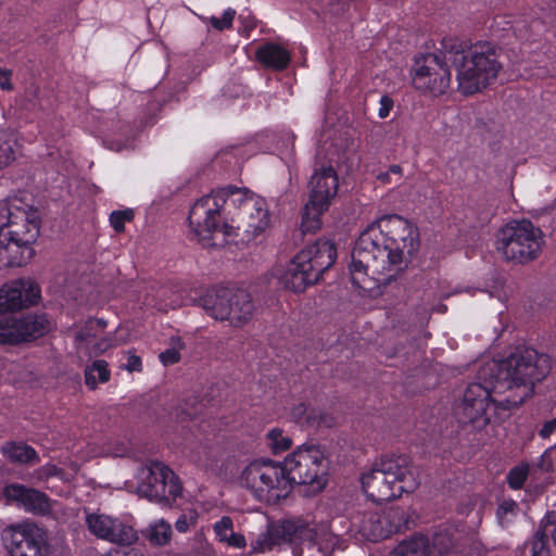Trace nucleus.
<instances>
[{
  "instance_id": "f257e3e1",
  "label": "nucleus",
  "mask_w": 556,
  "mask_h": 556,
  "mask_svg": "<svg viewBox=\"0 0 556 556\" xmlns=\"http://www.w3.org/2000/svg\"><path fill=\"white\" fill-rule=\"evenodd\" d=\"M547 357L532 349H517L507 358L488 361L479 371V382L467 387L454 413L459 422L484 427L494 415L520 405L532 392L534 381L546 372Z\"/></svg>"
},
{
  "instance_id": "f03ea898",
  "label": "nucleus",
  "mask_w": 556,
  "mask_h": 556,
  "mask_svg": "<svg viewBox=\"0 0 556 556\" xmlns=\"http://www.w3.org/2000/svg\"><path fill=\"white\" fill-rule=\"evenodd\" d=\"M418 247L417 228L399 215L370 224L352 250V283L369 296L382 294L404 273Z\"/></svg>"
},
{
  "instance_id": "7ed1b4c3",
  "label": "nucleus",
  "mask_w": 556,
  "mask_h": 556,
  "mask_svg": "<svg viewBox=\"0 0 556 556\" xmlns=\"http://www.w3.org/2000/svg\"><path fill=\"white\" fill-rule=\"evenodd\" d=\"M38 236L37 210L17 197L0 202V268L27 264Z\"/></svg>"
},
{
  "instance_id": "20e7f679",
  "label": "nucleus",
  "mask_w": 556,
  "mask_h": 556,
  "mask_svg": "<svg viewBox=\"0 0 556 556\" xmlns=\"http://www.w3.org/2000/svg\"><path fill=\"white\" fill-rule=\"evenodd\" d=\"M289 544L294 556L302 555V547L317 544L321 556L339 546V538L333 533L319 534L314 526L303 519H286L269 523L266 530L250 543L251 554H265L281 544Z\"/></svg>"
},
{
  "instance_id": "39448f33",
  "label": "nucleus",
  "mask_w": 556,
  "mask_h": 556,
  "mask_svg": "<svg viewBox=\"0 0 556 556\" xmlns=\"http://www.w3.org/2000/svg\"><path fill=\"white\" fill-rule=\"evenodd\" d=\"M228 198L230 188L204 195L192 205L189 225L203 248H223L238 237L239 226L228 224L223 218V208Z\"/></svg>"
},
{
  "instance_id": "423d86ee",
  "label": "nucleus",
  "mask_w": 556,
  "mask_h": 556,
  "mask_svg": "<svg viewBox=\"0 0 556 556\" xmlns=\"http://www.w3.org/2000/svg\"><path fill=\"white\" fill-rule=\"evenodd\" d=\"M454 49L452 62L456 68L458 90L463 94H473L486 88L502 68L497 50L489 42H478L467 50L454 42L450 53Z\"/></svg>"
},
{
  "instance_id": "0eeeda50",
  "label": "nucleus",
  "mask_w": 556,
  "mask_h": 556,
  "mask_svg": "<svg viewBox=\"0 0 556 556\" xmlns=\"http://www.w3.org/2000/svg\"><path fill=\"white\" fill-rule=\"evenodd\" d=\"M337 258L334 244L318 240L302 249L283 268L276 271L279 283L287 290L300 293L318 281Z\"/></svg>"
},
{
  "instance_id": "6e6552de",
  "label": "nucleus",
  "mask_w": 556,
  "mask_h": 556,
  "mask_svg": "<svg viewBox=\"0 0 556 556\" xmlns=\"http://www.w3.org/2000/svg\"><path fill=\"white\" fill-rule=\"evenodd\" d=\"M364 492L374 502H387L414 491L418 480L408 459L403 456L388 457L376 463L362 477Z\"/></svg>"
},
{
  "instance_id": "1a4fd4ad",
  "label": "nucleus",
  "mask_w": 556,
  "mask_h": 556,
  "mask_svg": "<svg viewBox=\"0 0 556 556\" xmlns=\"http://www.w3.org/2000/svg\"><path fill=\"white\" fill-rule=\"evenodd\" d=\"M544 233L528 219L511 220L496 233L495 249L513 264H527L539 257L544 247Z\"/></svg>"
},
{
  "instance_id": "9d476101",
  "label": "nucleus",
  "mask_w": 556,
  "mask_h": 556,
  "mask_svg": "<svg viewBox=\"0 0 556 556\" xmlns=\"http://www.w3.org/2000/svg\"><path fill=\"white\" fill-rule=\"evenodd\" d=\"M239 482L255 500L268 504L278 503L291 493V483L282 464L271 459L250 462L242 469Z\"/></svg>"
},
{
  "instance_id": "9b49d317",
  "label": "nucleus",
  "mask_w": 556,
  "mask_h": 556,
  "mask_svg": "<svg viewBox=\"0 0 556 556\" xmlns=\"http://www.w3.org/2000/svg\"><path fill=\"white\" fill-rule=\"evenodd\" d=\"M291 483L307 484L313 492H320L327 483L324 453L316 446H301L281 463Z\"/></svg>"
},
{
  "instance_id": "f8f14e48",
  "label": "nucleus",
  "mask_w": 556,
  "mask_h": 556,
  "mask_svg": "<svg viewBox=\"0 0 556 556\" xmlns=\"http://www.w3.org/2000/svg\"><path fill=\"white\" fill-rule=\"evenodd\" d=\"M138 492L157 503L175 501L182 494L179 477L161 462L151 463L139 472Z\"/></svg>"
},
{
  "instance_id": "ddd939ff",
  "label": "nucleus",
  "mask_w": 556,
  "mask_h": 556,
  "mask_svg": "<svg viewBox=\"0 0 556 556\" xmlns=\"http://www.w3.org/2000/svg\"><path fill=\"white\" fill-rule=\"evenodd\" d=\"M230 201L237 206L248 236L256 238L270 227L269 208L262 197L247 189L230 188Z\"/></svg>"
},
{
  "instance_id": "4468645a",
  "label": "nucleus",
  "mask_w": 556,
  "mask_h": 556,
  "mask_svg": "<svg viewBox=\"0 0 556 556\" xmlns=\"http://www.w3.org/2000/svg\"><path fill=\"white\" fill-rule=\"evenodd\" d=\"M2 540L11 556H49L50 546L46 533L34 523L8 527Z\"/></svg>"
},
{
  "instance_id": "2eb2a0df",
  "label": "nucleus",
  "mask_w": 556,
  "mask_h": 556,
  "mask_svg": "<svg viewBox=\"0 0 556 556\" xmlns=\"http://www.w3.org/2000/svg\"><path fill=\"white\" fill-rule=\"evenodd\" d=\"M85 526L97 539L119 546L131 545L138 540L137 531L130 523L103 513L86 511Z\"/></svg>"
},
{
  "instance_id": "dca6fc26",
  "label": "nucleus",
  "mask_w": 556,
  "mask_h": 556,
  "mask_svg": "<svg viewBox=\"0 0 556 556\" xmlns=\"http://www.w3.org/2000/svg\"><path fill=\"white\" fill-rule=\"evenodd\" d=\"M416 89L434 96L444 93L451 85V74L438 55L417 59L412 73Z\"/></svg>"
},
{
  "instance_id": "f3484780",
  "label": "nucleus",
  "mask_w": 556,
  "mask_h": 556,
  "mask_svg": "<svg viewBox=\"0 0 556 556\" xmlns=\"http://www.w3.org/2000/svg\"><path fill=\"white\" fill-rule=\"evenodd\" d=\"M105 326V321L101 319L86 321L75 334L78 353L85 356L99 355L123 342L115 334L104 336Z\"/></svg>"
},
{
  "instance_id": "a211bd4d",
  "label": "nucleus",
  "mask_w": 556,
  "mask_h": 556,
  "mask_svg": "<svg viewBox=\"0 0 556 556\" xmlns=\"http://www.w3.org/2000/svg\"><path fill=\"white\" fill-rule=\"evenodd\" d=\"M40 298L38 285L22 278L9 281L0 287V313L18 311L37 303Z\"/></svg>"
},
{
  "instance_id": "6ab92c4d",
  "label": "nucleus",
  "mask_w": 556,
  "mask_h": 556,
  "mask_svg": "<svg viewBox=\"0 0 556 556\" xmlns=\"http://www.w3.org/2000/svg\"><path fill=\"white\" fill-rule=\"evenodd\" d=\"M395 514L393 509L387 513L365 511L353 521V528L364 540H383L401 527L400 521L391 519Z\"/></svg>"
},
{
  "instance_id": "aec40b11",
  "label": "nucleus",
  "mask_w": 556,
  "mask_h": 556,
  "mask_svg": "<svg viewBox=\"0 0 556 556\" xmlns=\"http://www.w3.org/2000/svg\"><path fill=\"white\" fill-rule=\"evenodd\" d=\"M3 494L8 502L16 503L27 511L47 514L51 510L49 498L37 490L27 489L15 483L7 485Z\"/></svg>"
},
{
  "instance_id": "412c9836",
  "label": "nucleus",
  "mask_w": 556,
  "mask_h": 556,
  "mask_svg": "<svg viewBox=\"0 0 556 556\" xmlns=\"http://www.w3.org/2000/svg\"><path fill=\"white\" fill-rule=\"evenodd\" d=\"M339 189V177L333 167L316 169L309 180V199L330 206Z\"/></svg>"
},
{
  "instance_id": "4be33fe9",
  "label": "nucleus",
  "mask_w": 556,
  "mask_h": 556,
  "mask_svg": "<svg viewBox=\"0 0 556 556\" xmlns=\"http://www.w3.org/2000/svg\"><path fill=\"white\" fill-rule=\"evenodd\" d=\"M229 317L227 321L235 327H241L254 315L255 306L250 293L244 290L231 291L229 301Z\"/></svg>"
},
{
  "instance_id": "5701e85b",
  "label": "nucleus",
  "mask_w": 556,
  "mask_h": 556,
  "mask_svg": "<svg viewBox=\"0 0 556 556\" xmlns=\"http://www.w3.org/2000/svg\"><path fill=\"white\" fill-rule=\"evenodd\" d=\"M51 321L45 315H27L15 318V343L39 338L51 329Z\"/></svg>"
},
{
  "instance_id": "b1692460",
  "label": "nucleus",
  "mask_w": 556,
  "mask_h": 556,
  "mask_svg": "<svg viewBox=\"0 0 556 556\" xmlns=\"http://www.w3.org/2000/svg\"><path fill=\"white\" fill-rule=\"evenodd\" d=\"M231 290H211L207 291L200 300L201 306L208 316L216 320L224 321L229 317V301Z\"/></svg>"
},
{
  "instance_id": "393cba45",
  "label": "nucleus",
  "mask_w": 556,
  "mask_h": 556,
  "mask_svg": "<svg viewBox=\"0 0 556 556\" xmlns=\"http://www.w3.org/2000/svg\"><path fill=\"white\" fill-rule=\"evenodd\" d=\"M213 532L219 543L229 547L241 549L247 546L245 536L235 531L233 520L229 516H223L219 520L214 522Z\"/></svg>"
},
{
  "instance_id": "a878e982",
  "label": "nucleus",
  "mask_w": 556,
  "mask_h": 556,
  "mask_svg": "<svg viewBox=\"0 0 556 556\" xmlns=\"http://www.w3.org/2000/svg\"><path fill=\"white\" fill-rule=\"evenodd\" d=\"M255 55L260 63L278 71L286 68L291 59L290 53L276 43H265L258 47Z\"/></svg>"
},
{
  "instance_id": "bb28decb",
  "label": "nucleus",
  "mask_w": 556,
  "mask_h": 556,
  "mask_svg": "<svg viewBox=\"0 0 556 556\" xmlns=\"http://www.w3.org/2000/svg\"><path fill=\"white\" fill-rule=\"evenodd\" d=\"M290 414L293 421L303 427L315 428L326 424L325 414L304 403L294 405Z\"/></svg>"
},
{
  "instance_id": "cd10ccee",
  "label": "nucleus",
  "mask_w": 556,
  "mask_h": 556,
  "mask_svg": "<svg viewBox=\"0 0 556 556\" xmlns=\"http://www.w3.org/2000/svg\"><path fill=\"white\" fill-rule=\"evenodd\" d=\"M328 208L329 205L309 199L302 216V230L304 232H315L318 230L321 227V216Z\"/></svg>"
},
{
  "instance_id": "c85d7f7f",
  "label": "nucleus",
  "mask_w": 556,
  "mask_h": 556,
  "mask_svg": "<svg viewBox=\"0 0 556 556\" xmlns=\"http://www.w3.org/2000/svg\"><path fill=\"white\" fill-rule=\"evenodd\" d=\"M173 535L172 526L165 519H156L150 522L143 530V536L154 546L169 544Z\"/></svg>"
},
{
  "instance_id": "c756f323",
  "label": "nucleus",
  "mask_w": 556,
  "mask_h": 556,
  "mask_svg": "<svg viewBox=\"0 0 556 556\" xmlns=\"http://www.w3.org/2000/svg\"><path fill=\"white\" fill-rule=\"evenodd\" d=\"M1 453L13 463L28 464L36 463L38 455L29 445L16 442L5 443L1 447Z\"/></svg>"
},
{
  "instance_id": "7c9ffc66",
  "label": "nucleus",
  "mask_w": 556,
  "mask_h": 556,
  "mask_svg": "<svg viewBox=\"0 0 556 556\" xmlns=\"http://www.w3.org/2000/svg\"><path fill=\"white\" fill-rule=\"evenodd\" d=\"M390 556H433L430 544L422 536L413 538L399 544Z\"/></svg>"
},
{
  "instance_id": "2f4dec72",
  "label": "nucleus",
  "mask_w": 556,
  "mask_h": 556,
  "mask_svg": "<svg viewBox=\"0 0 556 556\" xmlns=\"http://www.w3.org/2000/svg\"><path fill=\"white\" fill-rule=\"evenodd\" d=\"M18 144L13 135L0 131V169L10 166L17 157Z\"/></svg>"
},
{
  "instance_id": "473e14b6",
  "label": "nucleus",
  "mask_w": 556,
  "mask_h": 556,
  "mask_svg": "<svg viewBox=\"0 0 556 556\" xmlns=\"http://www.w3.org/2000/svg\"><path fill=\"white\" fill-rule=\"evenodd\" d=\"M111 372L105 361H96L85 370V382L90 389H96L100 383L110 380Z\"/></svg>"
},
{
  "instance_id": "72a5a7b5",
  "label": "nucleus",
  "mask_w": 556,
  "mask_h": 556,
  "mask_svg": "<svg viewBox=\"0 0 556 556\" xmlns=\"http://www.w3.org/2000/svg\"><path fill=\"white\" fill-rule=\"evenodd\" d=\"M548 527L543 526L538 530L533 538L525 543V549L529 551V556H549L551 549L547 541Z\"/></svg>"
},
{
  "instance_id": "f704fd0d",
  "label": "nucleus",
  "mask_w": 556,
  "mask_h": 556,
  "mask_svg": "<svg viewBox=\"0 0 556 556\" xmlns=\"http://www.w3.org/2000/svg\"><path fill=\"white\" fill-rule=\"evenodd\" d=\"M266 443L273 454H279L291 447L292 440L282 429L273 428L266 433Z\"/></svg>"
},
{
  "instance_id": "c9c22d12",
  "label": "nucleus",
  "mask_w": 556,
  "mask_h": 556,
  "mask_svg": "<svg viewBox=\"0 0 556 556\" xmlns=\"http://www.w3.org/2000/svg\"><path fill=\"white\" fill-rule=\"evenodd\" d=\"M236 16V11L233 9H227L224 11L222 17L216 16H200L201 21L205 24H210L216 30L229 29L232 26L233 20Z\"/></svg>"
},
{
  "instance_id": "e433bc0d",
  "label": "nucleus",
  "mask_w": 556,
  "mask_h": 556,
  "mask_svg": "<svg viewBox=\"0 0 556 556\" xmlns=\"http://www.w3.org/2000/svg\"><path fill=\"white\" fill-rule=\"evenodd\" d=\"M184 349V342L180 338H172L170 348L162 352L159 356L164 366H170L179 362L180 351Z\"/></svg>"
},
{
  "instance_id": "4c0bfd02",
  "label": "nucleus",
  "mask_w": 556,
  "mask_h": 556,
  "mask_svg": "<svg viewBox=\"0 0 556 556\" xmlns=\"http://www.w3.org/2000/svg\"><path fill=\"white\" fill-rule=\"evenodd\" d=\"M15 317L0 316V343H15Z\"/></svg>"
},
{
  "instance_id": "58836bf2",
  "label": "nucleus",
  "mask_w": 556,
  "mask_h": 556,
  "mask_svg": "<svg viewBox=\"0 0 556 556\" xmlns=\"http://www.w3.org/2000/svg\"><path fill=\"white\" fill-rule=\"evenodd\" d=\"M518 506L514 501H503L497 508V519L502 527L507 526L511 522L513 518L516 516Z\"/></svg>"
},
{
  "instance_id": "ea45409f",
  "label": "nucleus",
  "mask_w": 556,
  "mask_h": 556,
  "mask_svg": "<svg viewBox=\"0 0 556 556\" xmlns=\"http://www.w3.org/2000/svg\"><path fill=\"white\" fill-rule=\"evenodd\" d=\"M199 514L194 509L181 514L175 522V529L180 533L188 532L198 522Z\"/></svg>"
},
{
  "instance_id": "a19ab883",
  "label": "nucleus",
  "mask_w": 556,
  "mask_h": 556,
  "mask_svg": "<svg viewBox=\"0 0 556 556\" xmlns=\"http://www.w3.org/2000/svg\"><path fill=\"white\" fill-rule=\"evenodd\" d=\"M132 217L134 214L131 210L114 211L110 215V223L114 230L121 232L124 230L125 223L131 220Z\"/></svg>"
},
{
  "instance_id": "79ce46f5",
  "label": "nucleus",
  "mask_w": 556,
  "mask_h": 556,
  "mask_svg": "<svg viewBox=\"0 0 556 556\" xmlns=\"http://www.w3.org/2000/svg\"><path fill=\"white\" fill-rule=\"evenodd\" d=\"M528 476V467L517 466L513 468L507 477L508 483L513 489H520Z\"/></svg>"
},
{
  "instance_id": "37998d69",
  "label": "nucleus",
  "mask_w": 556,
  "mask_h": 556,
  "mask_svg": "<svg viewBox=\"0 0 556 556\" xmlns=\"http://www.w3.org/2000/svg\"><path fill=\"white\" fill-rule=\"evenodd\" d=\"M38 477L40 479H45V478H50V477H59L60 479L64 480L65 477H64V473H63V470L58 468L55 465L53 464H47L45 466H42L39 470H38Z\"/></svg>"
},
{
  "instance_id": "c03bdc74",
  "label": "nucleus",
  "mask_w": 556,
  "mask_h": 556,
  "mask_svg": "<svg viewBox=\"0 0 556 556\" xmlns=\"http://www.w3.org/2000/svg\"><path fill=\"white\" fill-rule=\"evenodd\" d=\"M393 109V100L389 96H382L379 101L378 116L386 118Z\"/></svg>"
},
{
  "instance_id": "a18cd8bd",
  "label": "nucleus",
  "mask_w": 556,
  "mask_h": 556,
  "mask_svg": "<svg viewBox=\"0 0 556 556\" xmlns=\"http://www.w3.org/2000/svg\"><path fill=\"white\" fill-rule=\"evenodd\" d=\"M123 368L126 369L129 372L132 371H141L142 370V363L139 356L129 353L127 355V362L125 365H123Z\"/></svg>"
},
{
  "instance_id": "49530a36",
  "label": "nucleus",
  "mask_w": 556,
  "mask_h": 556,
  "mask_svg": "<svg viewBox=\"0 0 556 556\" xmlns=\"http://www.w3.org/2000/svg\"><path fill=\"white\" fill-rule=\"evenodd\" d=\"M11 78L12 72L10 70L0 67V88L2 90L10 91L13 89Z\"/></svg>"
},
{
  "instance_id": "de8ad7c7",
  "label": "nucleus",
  "mask_w": 556,
  "mask_h": 556,
  "mask_svg": "<svg viewBox=\"0 0 556 556\" xmlns=\"http://www.w3.org/2000/svg\"><path fill=\"white\" fill-rule=\"evenodd\" d=\"M555 429H556V417L543 426V428L540 431V435L543 438H548Z\"/></svg>"
},
{
  "instance_id": "09e8293b",
  "label": "nucleus",
  "mask_w": 556,
  "mask_h": 556,
  "mask_svg": "<svg viewBox=\"0 0 556 556\" xmlns=\"http://www.w3.org/2000/svg\"><path fill=\"white\" fill-rule=\"evenodd\" d=\"M390 175L402 176V167L400 165H392L389 170Z\"/></svg>"
},
{
  "instance_id": "8fccbe9b",
  "label": "nucleus",
  "mask_w": 556,
  "mask_h": 556,
  "mask_svg": "<svg viewBox=\"0 0 556 556\" xmlns=\"http://www.w3.org/2000/svg\"><path fill=\"white\" fill-rule=\"evenodd\" d=\"M378 179L384 184H388V182H391V175L389 172H386V173H381L379 176H378Z\"/></svg>"
},
{
  "instance_id": "3c124183",
  "label": "nucleus",
  "mask_w": 556,
  "mask_h": 556,
  "mask_svg": "<svg viewBox=\"0 0 556 556\" xmlns=\"http://www.w3.org/2000/svg\"><path fill=\"white\" fill-rule=\"evenodd\" d=\"M551 452H552V450L546 451V452H545V454H543V459H544L545 457H547V456L551 454Z\"/></svg>"
},
{
  "instance_id": "603ef678",
  "label": "nucleus",
  "mask_w": 556,
  "mask_h": 556,
  "mask_svg": "<svg viewBox=\"0 0 556 556\" xmlns=\"http://www.w3.org/2000/svg\"><path fill=\"white\" fill-rule=\"evenodd\" d=\"M441 313H444L446 311V307H440Z\"/></svg>"
},
{
  "instance_id": "864d4df0",
  "label": "nucleus",
  "mask_w": 556,
  "mask_h": 556,
  "mask_svg": "<svg viewBox=\"0 0 556 556\" xmlns=\"http://www.w3.org/2000/svg\"><path fill=\"white\" fill-rule=\"evenodd\" d=\"M441 313H444L446 311V307H440Z\"/></svg>"
},
{
  "instance_id": "5fc2aeb1",
  "label": "nucleus",
  "mask_w": 556,
  "mask_h": 556,
  "mask_svg": "<svg viewBox=\"0 0 556 556\" xmlns=\"http://www.w3.org/2000/svg\"><path fill=\"white\" fill-rule=\"evenodd\" d=\"M441 313H444L446 311V307H440Z\"/></svg>"
}]
</instances>
